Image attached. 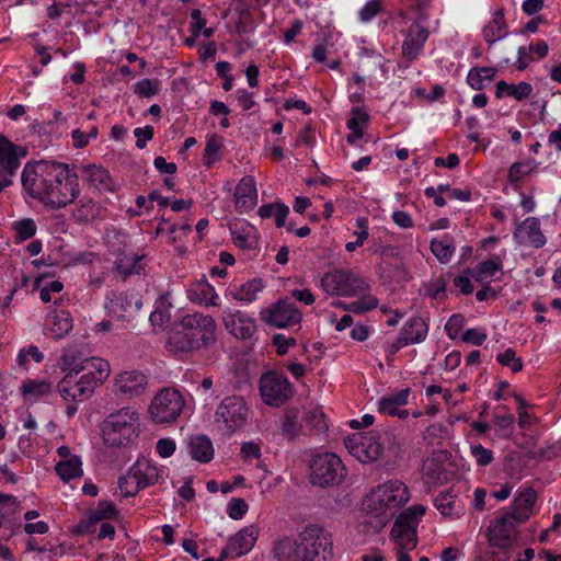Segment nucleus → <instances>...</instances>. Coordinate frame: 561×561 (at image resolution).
<instances>
[{
	"label": "nucleus",
	"instance_id": "46",
	"mask_svg": "<svg viewBox=\"0 0 561 561\" xmlns=\"http://www.w3.org/2000/svg\"><path fill=\"white\" fill-rule=\"evenodd\" d=\"M449 239L450 238L448 236H444V238L440 240L433 239L431 241V251L442 263L448 262L455 252V247L449 241Z\"/></svg>",
	"mask_w": 561,
	"mask_h": 561
},
{
	"label": "nucleus",
	"instance_id": "62",
	"mask_svg": "<svg viewBox=\"0 0 561 561\" xmlns=\"http://www.w3.org/2000/svg\"><path fill=\"white\" fill-rule=\"evenodd\" d=\"M248 504L243 499H232L228 503V515L232 519H241L248 512Z\"/></svg>",
	"mask_w": 561,
	"mask_h": 561
},
{
	"label": "nucleus",
	"instance_id": "53",
	"mask_svg": "<svg viewBox=\"0 0 561 561\" xmlns=\"http://www.w3.org/2000/svg\"><path fill=\"white\" fill-rule=\"evenodd\" d=\"M496 360L512 369L513 373H518L523 369V360L516 356V352L513 348H506L503 353L496 356Z\"/></svg>",
	"mask_w": 561,
	"mask_h": 561
},
{
	"label": "nucleus",
	"instance_id": "22",
	"mask_svg": "<svg viewBox=\"0 0 561 561\" xmlns=\"http://www.w3.org/2000/svg\"><path fill=\"white\" fill-rule=\"evenodd\" d=\"M26 150L11 142L3 135H0V169L16 173L21 165V159L25 157Z\"/></svg>",
	"mask_w": 561,
	"mask_h": 561
},
{
	"label": "nucleus",
	"instance_id": "52",
	"mask_svg": "<svg viewBox=\"0 0 561 561\" xmlns=\"http://www.w3.org/2000/svg\"><path fill=\"white\" fill-rule=\"evenodd\" d=\"M13 229L19 241H25L36 234L37 226L34 219L24 218L13 224Z\"/></svg>",
	"mask_w": 561,
	"mask_h": 561
},
{
	"label": "nucleus",
	"instance_id": "23",
	"mask_svg": "<svg viewBox=\"0 0 561 561\" xmlns=\"http://www.w3.org/2000/svg\"><path fill=\"white\" fill-rule=\"evenodd\" d=\"M434 505L444 517H460L465 513V503L454 488L439 492L434 499Z\"/></svg>",
	"mask_w": 561,
	"mask_h": 561
},
{
	"label": "nucleus",
	"instance_id": "28",
	"mask_svg": "<svg viewBox=\"0 0 561 561\" xmlns=\"http://www.w3.org/2000/svg\"><path fill=\"white\" fill-rule=\"evenodd\" d=\"M535 502V491L533 489H525L514 499L511 511L507 513L515 518L516 523H525L529 518Z\"/></svg>",
	"mask_w": 561,
	"mask_h": 561
},
{
	"label": "nucleus",
	"instance_id": "42",
	"mask_svg": "<svg viewBox=\"0 0 561 561\" xmlns=\"http://www.w3.org/2000/svg\"><path fill=\"white\" fill-rule=\"evenodd\" d=\"M299 541L285 537L275 545L274 557L279 561H298Z\"/></svg>",
	"mask_w": 561,
	"mask_h": 561
},
{
	"label": "nucleus",
	"instance_id": "32",
	"mask_svg": "<svg viewBox=\"0 0 561 561\" xmlns=\"http://www.w3.org/2000/svg\"><path fill=\"white\" fill-rule=\"evenodd\" d=\"M140 490L153 485L158 480V469L147 460L136 461L129 469Z\"/></svg>",
	"mask_w": 561,
	"mask_h": 561
},
{
	"label": "nucleus",
	"instance_id": "57",
	"mask_svg": "<svg viewBox=\"0 0 561 561\" xmlns=\"http://www.w3.org/2000/svg\"><path fill=\"white\" fill-rule=\"evenodd\" d=\"M465 324V317L461 313H455L449 317L445 324V331L449 339L456 340L459 336Z\"/></svg>",
	"mask_w": 561,
	"mask_h": 561
},
{
	"label": "nucleus",
	"instance_id": "35",
	"mask_svg": "<svg viewBox=\"0 0 561 561\" xmlns=\"http://www.w3.org/2000/svg\"><path fill=\"white\" fill-rule=\"evenodd\" d=\"M192 458L199 462H209L214 457L211 440L206 435L192 436L188 442Z\"/></svg>",
	"mask_w": 561,
	"mask_h": 561
},
{
	"label": "nucleus",
	"instance_id": "49",
	"mask_svg": "<svg viewBox=\"0 0 561 561\" xmlns=\"http://www.w3.org/2000/svg\"><path fill=\"white\" fill-rule=\"evenodd\" d=\"M536 167L537 162L534 159H528L523 162H514L508 170V179L512 183H517L534 171Z\"/></svg>",
	"mask_w": 561,
	"mask_h": 561
},
{
	"label": "nucleus",
	"instance_id": "64",
	"mask_svg": "<svg viewBox=\"0 0 561 561\" xmlns=\"http://www.w3.org/2000/svg\"><path fill=\"white\" fill-rule=\"evenodd\" d=\"M369 119V116L366 112H364L359 107L352 108L351 117L348 118L346 125L347 128H363Z\"/></svg>",
	"mask_w": 561,
	"mask_h": 561
},
{
	"label": "nucleus",
	"instance_id": "11",
	"mask_svg": "<svg viewBox=\"0 0 561 561\" xmlns=\"http://www.w3.org/2000/svg\"><path fill=\"white\" fill-rule=\"evenodd\" d=\"M249 408L240 396H228L217 407L216 423H221L228 434L241 428L248 420Z\"/></svg>",
	"mask_w": 561,
	"mask_h": 561
},
{
	"label": "nucleus",
	"instance_id": "36",
	"mask_svg": "<svg viewBox=\"0 0 561 561\" xmlns=\"http://www.w3.org/2000/svg\"><path fill=\"white\" fill-rule=\"evenodd\" d=\"M77 376L75 374H66L57 385L58 392L66 401L81 402L88 399L85 393H82Z\"/></svg>",
	"mask_w": 561,
	"mask_h": 561
},
{
	"label": "nucleus",
	"instance_id": "37",
	"mask_svg": "<svg viewBox=\"0 0 561 561\" xmlns=\"http://www.w3.org/2000/svg\"><path fill=\"white\" fill-rule=\"evenodd\" d=\"M144 259L145 255L124 254L115 262L116 271L123 278L140 275L145 271Z\"/></svg>",
	"mask_w": 561,
	"mask_h": 561
},
{
	"label": "nucleus",
	"instance_id": "34",
	"mask_svg": "<svg viewBox=\"0 0 561 561\" xmlns=\"http://www.w3.org/2000/svg\"><path fill=\"white\" fill-rule=\"evenodd\" d=\"M264 285L260 278H253L241 285H234L229 288V295L239 301L251 304L256 300V296L262 291Z\"/></svg>",
	"mask_w": 561,
	"mask_h": 561
},
{
	"label": "nucleus",
	"instance_id": "19",
	"mask_svg": "<svg viewBox=\"0 0 561 561\" xmlns=\"http://www.w3.org/2000/svg\"><path fill=\"white\" fill-rule=\"evenodd\" d=\"M514 238L519 244L535 249L542 248L547 242L540 228V221L536 217H528L522 221L514 231Z\"/></svg>",
	"mask_w": 561,
	"mask_h": 561
},
{
	"label": "nucleus",
	"instance_id": "18",
	"mask_svg": "<svg viewBox=\"0 0 561 561\" xmlns=\"http://www.w3.org/2000/svg\"><path fill=\"white\" fill-rule=\"evenodd\" d=\"M256 526H247L231 537L227 546L221 550V557L239 558L247 554L257 539Z\"/></svg>",
	"mask_w": 561,
	"mask_h": 561
},
{
	"label": "nucleus",
	"instance_id": "61",
	"mask_svg": "<svg viewBox=\"0 0 561 561\" xmlns=\"http://www.w3.org/2000/svg\"><path fill=\"white\" fill-rule=\"evenodd\" d=\"M136 480L128 471V473L124 477H121L118 480V488L124 496H135L139 491V486L135 483Z\"/></svg>",
	"mask_w": 561,
	"mask_h": 561
},
{
	"label": "nucleus",
	"instance_id": "31",
	"mask_svg": "<svg viewBox=\"0 0 561 561\" xmlns=\"http://www.w3.org/2000/svg\"><path fill=\"white\" fill-rule=\"evenodd\" d=\"M428 325L421 317H412L401 328L399 335L403 337L408 344L421 343L426 339Z\"/></svg>",
	"mask_w": 561,
	"mask_h": 561
},
{
	"label": "nucleus",
	"instance_id": "41",
	"mask_svg": "<svg viewBox=\"0 0 561 561\" xmlns=\"http://www.w3.org/2000/svg\"><path fill=\"white\" fill-rule=\"evenodd\" d=\"M497 72L493 67H473L469 70L467 76V83L477 91L484 88V80L492 81Z\"/></svg>",
	"mask_w": 561,
	"mask_h": 561
},
{
	"label": "nucleus",
	"instance_id": "17",
	"mask_svg": "<svg viewBox=\"0 0 561 561\" xmlns=\"http://www.w3.org/2000/svg\"><path fill=\"white\" fill-rule=\"evenodd\" d=\"M519 524L511 514L506 512L502 514L488 529L490 545L499 548L508 547L515 536L516 526Z\"/></svg>",
	"mask_w": 561,
	"mask_h": 561
},
{
	"label": "nucleus",
	"instance_id": "56",
	"mask_svg": "<svg viewBox=\"0 0 561 561\" xmlns=\"http://www.w3.org/2000/svg\"><path fill=\"white\" fill-rule=\"evenodd\" d=\"M501 268V260L499 256H493L489 260L482 261L478 266V277H492Z\"/></svg>",
	"mask_w": 561,
	"mask_h": 561
},
{
	"label": "nucleus",
	"instance_id": "39",
	"mask_svg": "<svg viewBox=\"0 0 561 561\" xmlns=\"http://www.w3.org/2000/svg\"><path fill=\"white\" fill-rule=\"evenodd\" d=\"M118 517V511L115 505L111 501H100L98 507L89 511L88 513V523L87 525L81 524L80 528H88L91 525H94L103 519H115Z\"/></svg>",
	"mask_w": 561,
	"mask_h": 561
},
{
	"label": "nucleus",
	"instance_id": "29",
	"mask_svg": "<svg viewBox=\"0 0 561 561\" xmlns=\"http://www.w3.org/2000/svg\"><path fill=\"white\" fill-rule=\"evenodd\" d=\"M46 329L55 339H61L72 329V318L66 310H54L47 316Z\"/></svg>",
	"mask_w": 561,
	"mask_h": 561
},
{
	"label": "nucleus",
	"instance_id": "43",
	"mask_svg": "<svg viewBox=\"0 0 561 561\" xmlns=\"http://www.w3.org/2000/svg\"><path fill=\"white\" fill-rule=\"evenodd\" d=\"M224 148V138L217 135H211L207 138L204 149L203 162L204 165L210 168L215 162L220 160V151Z\"/></svg>",
	"mask_w": 561,
	"mask_h": 561
},
{
	"label": "nucleus",
	"instance_id": "26",
	"mask_svg": "<svg viewBox=\"0 0 561 561\" xmlns=\"http://www.w3.org/2000/svg\"><path fill=\"white\" fill-rule=\"evenodd\" d=\"M187 297L192 302L203 305L206 307L217 306L218 295L215 288L206 280L203 279L192 283L187 290Z\"/></svg>",
	"mask_w": 561,
	"mask_h": 561
},
{
	"label": "nucleus",
	"instance_id": "30",
	"mask_svg": "<svg viewBox=\"0 0 561 561\" xmlns=\"http://www.w3.org/2000/svg\"><path fill=\"white\" fill-rule=\"evenodd\" d=\"M482 35L490 46L507 35V24L503 9L493 13L492 20L483 27Z\"/></svg>",
	"mask_w": 561,
	"mask_h": 561
},
{
	"label": "nucleus",
	"instance_id": "63",
	"mask_svg": "<svg viewBox=\"0 0 561 561\" xmlns=\"http://www.w3.org/2000/svg\"><path fill=\"white\" fill-rule=\"evenodd\" d=\"M154 135V129L152 126L137 127L134 129V136L137 138L136 147L138 149H144L147 145L148 140H151Z\"/></svg>",
	"mask_w": 561,
	"mask_h": 561
},
{
	"label": "nucleus",
	"instance_id": "6",
	"mask_svg": "<svg viewBox=\"0 0 561 561\" xmlns=\"http://www.w3.org/2000/svg\"><path fill=\"white\" fill-rule=\"evenodd\" d=\"M298 539V561H329L331 558V534L323 527L309 524L299 534Z\"/></svg>",
	"mask_w": 561,
	"mask_h": 561
},
{
	"label": "nucleus",
	"instance_id": "27",
	"mask_svg": "<svg viewBox=\"0 0 561 561\" xmlns=\"http://www.w3.org/2000/svg\"><path fill=\"white\" fill-rule=\"evenodd\" d=\"M101 359L100 357H84L77 348H65L59 358V367L66 374L80 375L84 370L88 362Z\"/></svg>",
	"mask_w": 561,
	"mask_h": 561
},
{
	"label": "nucleus",
	"instance_id": "3",
	"mask_svg": "<svg viewBox=\"0 0 561 561\" xmlns=\"http://www.w3.org/2000/svg\"><path fill=\"white\" fill-rule=\"evenodd\" d=\"M180 325L182 331L170 337V344L180 352L197 351L215 341L216 323L210 316L201 312L185 314Z\"/></svg>",
	"mask_w": 561,
	"mask_h": 561
},
{
	"label": "nucleus",
	"instance_id": "44",
	"mask_svg": "<svg viewBox=\"0 0 561 561\" xmlns=\"http://www.w3.org/2000/svg\"><path fill=\"white\" fill-rule=\"evenodd\" d=\"M301 427H304L305 431H323L327 428L322 409L316 407L306 411L301 419Z\"/></svg>",
	"mask_w": 561,
	"mask_h": 561
},
{
	"label": "nucleus",
	"instance_id": "16",
	"mask_svg": "<svg viewBox=\"0 0 561 561\" xmlns=\"http://www.w3.org/2000/svg\"><path fill=\"white\" fill-rule=\"evenodd\" d=\"M222 322L229 333L240 340L251 339L256 331L255 320L240 310H225Z\"/></svg>",
	"mask_w": 561,
	"mask_h": 561
},
{
	"label": "nucleus",
	"instance_id": "38",
	"mask_svg": "<svg viewBox=\"0 0 561 561\" xmlns=\"http://www.w3.org/2000/svg\"><path fill=\"white\" fill-rule=\"evenodd\" d=\"M410 389L405 388L397 393L382 397L378 402L379 412L394 416L398 410L408 403Z\"/></svg>",
	"mask_w": 561,
	"mask_h": 561
},
{
	"label": "nucleus",
	"instance_id": "10",
	"mask_svg": "<svg viewBox=\"0 0 561 561\" xmlns=\"http://www.w3.org/2000/svg\"><path fill=\"white\" fill-rule=\"evenodd\" d=\"M310 470L311 482L321 488L341 483L345 474L342 460L333 453L316 455L311 460Z\"/></svg>",
	"mask_w": 561,
	"mask_h": 561
},
{
	"label": "nucleus",
	"instance_id": "48",
	"mask_svg": "<svg viewBox=\"0 0 561 561\" xmlns=\"http://www.w3.org/2000/svg\"><path fill=\"white\" fill-rule=\"evenodd\" d=\"M22 393L24 396H32L34 398L44 397L50 393L51 383L45 380H31L27 379L22 385Z\"/></svg>",
	"mask_w": 561,
	"mask_h": 561
},
{
	"label": "nucleus",
	"instance_id": "40",
	"mask_svg": "<svg viewBox=\"0 0 561 561\" xmlns=\"http://www.w3.org/2000/svg\"><path fill=\"white\" fill-rule=\"evenodd\" d=\"M55 470L64 482H69L70 480L80 478L83 474L80 457L71 458L69 460H60L56 465Z\"/></svg>",
	"mask_w": 561,
	"mask_h": 561
},
{
	"label": "nucleus",
	"instance_id": "15",
	"mask_svg": "<svg viewBox=\"0 0 561 561\" xmlns=\"http://www.w3.org/2000/svg\"><path fill=\"white\" fill-rule=\"evenodd\" d=\"M81 371V376L77 379L79 386L82 388V393H85L87 398H90L95 388L102 385L110 376V364L105 359H95L88 362Z\"/></svg>",
	"mask_w": 561,
	"mask_h": 561
},
{
	"label": "nucleus",
	"instance_id": "24",
	"mask_svg": "<svg viewBox=\"0 0 561 561\" xmlns=\"http://www.w3.org/2000/svg\"><path fill=\"white\" fill-rule=\"evenodd\" d=\"M81 176L100 192H115L116 185L108 171L101 165L87 164L81 168Z\"/></svg>",
	"mask_w": 561,
	"mask_h": 561
},
{
	"label": "nucleus",
	"instance_id": "20",
	"mask_svg": "<svg viewBox=\"0 0 561 561\" xmlns=\"http://www.w3.org/2000/svg\"><path fill=\"white\" fill-rule=\"evenodd\" d=\"M147 378L139 371H124L116 377L115 387L118 393L126 398L138 397L144 393Z\"/></svg>",
	"mask_w": 561,
	"mask_h": 561
},
{
	"label": "nucleus",
	"instance_id": "14",
	"mask_svg": "<svg viewBox=\"0 0 561 561\" xmlns=\"http://www.w3.org/2000/svg\"><path fill=\"white\" fill-rule=\"evenodd\" d=\"M141 306L139 295L131 291H112L105 302L108 314L124 321H129Z\"/></svg>",
	"mask_w": 561,
	"mask_h": 561
},
{
	"label": "nucleus",
	"instance_id": "50",
	"mask_svg": "<svg viewBox=\"0 0 561 561\" xmlns=\"http://www.w3.org/2000/svg\"><path fill=\"white\" fill-rule=\"evenodd\" d=\"M99 135V128L95 125L87 129L77 128L71 131L72 146L77 149L87 147L91 139H95Z\"/></svg>",
	"mask_w": 561,
	"mask_h": 561
},
{
	"label": "nucleus",
	"instance_id": "5",
	"mask_svg": "<svg viewBox=\"0 0 561 561\" xmlns=\"http://www.w3.org/2000/svg\"><path fill=\"white\" fill-rule=\"evenodd\" d=\"M425 506L414 504L402 511L391 529V538L396 541L397 561H412L407 550H413L417 545V526L425 514Z\"/></svg>",
	"mask_w": 561,
	"mask_h": 561
},
{
	"label": "nucleus",
	"instance_id": "45",
	"mask_svg": "<svg viewBox=\"0 0 561 561\" xmlns=\"http://www.w3.org/2000/svg\"><path fill=\"white\" fill-rule=\"evenodd\" d=\"M300 431H305L301 427V423H299V411L297 409H289L285 412L283 423H282V433L288 438H295Z\"/></svg>",
	"mask_w": 561,
	"mask_h": 561
},
{
	"label": "nucleus",
	"instance_id": "12",
	"mask_svg": "<svg viewBox=\"0 0 561 561\" xmlns=\"http://www.w3.org/2000/svg\"><path fill=\"white\" fill-rule=\"evenodd\" d=\"M293 386L287 377L277 371H267L260 378V394L265 404L280 407L293 396Z\"/></svg>",
	"mask_w": 561,
	"mask_h": 561
},
{
	"label": "nucleus",
	"instance_id": "25",
	"mask_svg": "<svg viewBox=\"0 0 561 561\" xmlns=\"http://www.w3.org/2000/svg\"><path fill=\"white\" fill-rule=\"evenodd\" d=\"M236 207L240 213H247L256 204L257 192L254 179L252 176H243L234 191Z\"/></svg>",
	"mask_w": 561,
	"mask_h": 561
},
{
	"label": "nucleus",
	"instance_id": "4",
	"mask_svg": "<svg viewBox=\"0 0 561 561\" xmlns=\"http://www.w3.org/2000/svg\"><path fill=\"white\" fill-rule=\"evenodd\" d=\"M140 415L133 408L111 413L102 423L103 442L112 447H126L139 435Z\"/></svg>",
	"mask_w": 561,
	"mask_h": 561
},
{
	"label": "nucleus",
	"instance_id": "51",
	"mask_svg": "<svg viewBox=\"0 0 561 561\" xmlns=\"http://www.w3.org/2000/svg\"><path fill=\"white\" fill-rule=\"evenodd\" d=\"M359 299L351 301V312L363 314L378 307V299L370 295L369 291L359 295Z\"/></svg>",
	"mask_w": 561,
	"mask_h": 561
},
{
	"label": "nucleus",
	"instance_id": "47",
	"mask_svg": "<svg viewBox=\"0 0 561 561\" xmlns=\"http://www.w3.org/2000/svg\"><path fill=\"white\" fill-rule=\"evenodd\" d=\"M96 210L95 202L89 197L80 198L75 206L73 217L78 221H89L94 218Z\"/></svg>",
	"mask_w": 561,
	"mask_h": 561
},
{
	"label": "nucleus",
	"instance_id": "33",
	"mask_svg": "<svg viewBox=\"0 0 561 561\" xmlns=\"http://www.w3.org/2000/svg\"><path fill=\"white\" fill-rule=\"evenodd\" d=\"M533 85L528 82H519L518 84L507 83L501 80L495 85V96L502 99L504 96H512L516 101H524L533 93Z\"/></svg>",
	"mask_w": 561,
	"mask_h": 561
},
{
	"label": "nucleus",
	"instance_id": "21",
	"mask_svg": "<svg viewBox=\"0 0 561 561\" xmlns=\"http://www.w3.org/2000/svg\"><path fill=\"white\" fill-rule=\"evenodd\" d=\"M428 32L422 25L414 23L409 27V32L402 43V55L409 61L415 60L421 54Z\"/></svg>",
	"mask_w": 561,
	"mask_h": 561
},
{
	"label": "nucleus",
	"instance_id": "58",
	"mask_svg": "<svg viewBox=\"0 0 561 561\" xmlns=\"http://www.w3.org/2000/svg\"><path fill=\"white\" fill-rule=\"evenodd\" d=\"M382 11V2L380 0H370L360 9L358 15L362 22L371 21Z\"/></svg>",
	"mask_w": 561,
	"mask_h": 561
},
{
	"label": "nucleus",
	"instance_id": "7",
	"mask_svg": "<svg viewBox=\"0 0 561 561\" xmlns=\"http://www.w3.org/2000/svg\"><path fill=\"white\" fill-rule=\"evenodd\" d=\"M320 286L327 294L341 297H355L370 290L369 284L362 276L347 268L324 273Z\"/></svg>",
	"mask_w": 561,
	"mask_h": 561
},
{
	"label": "nucleus",
	"instance_id": "13",
	"mask_svg": "<svg viewBox=\"0 0 561 561\" xmlns=\"http://www.w3.org/2000/svg\"><path fill=\"white\" fill-rule=\"evenodd\" d=\"M261 320L274 328H287L301 321V312L288 300H278L260 311Z\"/></svg>",
	"mask_w": 561,
	"mask_h": 561
},
{
	"label": "nucleus",
	"instance_id": "60",
	"mask_svg": "<svg viewBox=\"0 0 561 561\" xmlns=\"http://www.w3.org/2000/svg\"><path fill=\"white\" fill-rule=\"evenodd\" d=\"M514 415L512 413L495 414L494 425L497 427L502 436H510L513 432Z\"/></svg>",
	"mask_w": 561,
	"mask_h": 561
},
{
	"label": "nucleus",
	"instance_id": "9",
	"mask_svg": "<svg viewBox=\"0 0 561 561\" xmlns=\"http://www.w3.org/2000/svg\"><path fill=\"white\" fill-rule=\"evenodd\" d=\"M387 436V433L377 431L357 433L345 439V446L359 461H376L383 453Z\"/></svg>",
	"mask_w": 561,
	"mask_h": 561
},
{
	"label": "nucleus",
	"instance_id": "1",
	"mask_svg": "<svg viewBox=\"0 0 561 561\" xmlns=\"http://www.w3.org/2000/svg\"><path fill=\"white\" fill-rule=\"evenodd\" d=\"M21 182L24 193L47 209H61L80 194L78 173L62 162H27L22 170Z\"/></svg>",
	"mask_w": 561,
	"mask_h": 561
},
{
	"label": "nucleus",
	"instance_id": "2",
	"mask_svg": "<svg viewBox=\"0 0 561 561\" xmlns=\"http://www.w3.org/2000/svg\"><path fill=\"white\" fill-rule=\"evenodd\" d=\"M410 500L408 486L400 480H389L377 485L365 499L364 510L385 526Z\"/></svg>",
	"mask_w": 561,
	"mask_h": 561
},
{
	"label": "nucleus",
	"instance_id": "54",
	"mask_svg": "<svg viewBox=\"0 0 561 561\" xmlns=\"http://www.w3.org/2000/svg\"><path fill=\"white\" fill-rule=\"evenodd\" d=\"M160 82L158 80L142 79L135 84V93L140 98H150L158 94Z\"/></svg>",
	"mask_w": 561,
	"mask_h": 561
},
{
	"label": "nucleus",
	"instance_id": "59",
	"mask_svg": "<svg viewBox=\"0 0 561 561\" xmlns=\"http://www.w3.org/2000/svg\"><path fill=\"white\" fill-rule=\"evenodd\" d=\"M471 455L473 456L476 463L480 467L490 465L494 459L492 450L480 444L471 446Z\"/></svg>",
	"mask_w": 561,
	"mask_h": 561
},
{
	"label": "nucleus",
	"instance_id": "55",
	"mask_svg": "<svg viewBox=\"0 0 561 561\" xmlns=\"http://www.w3.org/2000/svg\"><path fill=\"white\" fill-rule=\"evenodd\" d=\"M446 286L447 282L443 276L432 279L426 285V293L430 297L436 300H443L446 298Z\"/></svg>",
	"mask_w": 561,
	"mask_h": 561
},
{
	"label": "nucleus",
	"instance_id": "8",
	"mask_svg": "<svg viewBox=\"0 0 561 561\" xmlns=\"http://www.w3.org/2000/svg\"><path fill=\"white\" fill-rule=\"evenodd\" d=\"M185 401L181 392L171 387L161 389L151 400L149 413L156 424L172 423L181 415Z\"/></svg>",
	"mask_w": 561,
	"mask_h": 561
}]
</instances>
